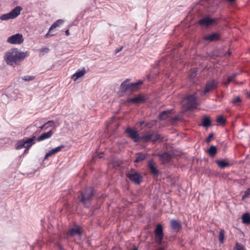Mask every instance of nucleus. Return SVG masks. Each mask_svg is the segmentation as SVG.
<instances>
[{
	"label": "nucleus",
	"instance_id": "nucleus-1",
	"mask_svg": "<svg viewBox=\"0 0 250 250\" xmlns=\"http://www.w3.org/2000/svg\"><path fill=\"white\" fill-rule=\"evenodd\" d=\"M29 56V53L28 51L23 52L17 48H12L4 53L3 59L8 65L15 67L19 65Z\"/></svg>",
	"mask_w": 250,
	"mask_h": 250
},
{
	"label": "nucleus",
	"instance_id": "nucleus-2",
	"mask_svg": "<svg viewBox=\"0 0 250 250\" xmlns=\"http://www.w3.org/2000/svg\"><path fill=\"white\" fill-rule=\"evenodd\" d=\"M94 194L95 190L93 188L86 187L81 192L78 198L80 202L82 203L85 207H87V204L90 202Z\"/></svg>",
	"mask_w": 250,
	"mask_h": 250
},
{
	"label": "nucleus",
	"instance_id": "nucleus-3",
	"mask_svg": "<svg viewBox=\"0 0 250 250\" xmlns=\"http://www.w3.org/2000/svg\"><path fill=\"white\" fill-rule=\"evenodd\" d=\"M197 97L195 93L185 97L182 101V106L185 110H189L196 107Z\"/></svg>",
	"mask_w": 250,
	"mask_h": 250
},
{
	"label": "nucleus",
	"instance_id": "nucleus-4",
	"mask_svg": "<svg viewBox=\"0 0 250 250\" xmlns=\"http://www.w3.org/2000/svg\"><path fill=\"white\" fill-rule=\"evenodd\" d=\"M143 81H139L136 83H129L128 80L124 81L121 85V89L124 92H132L138 90L143 84Z\"/></svg>",
	"mask_w": 250,
	"mask_h": 250
},
{
	"label": "nucleus",
	"instance_id": "nucleus-5",
	"mask_svg": "<svg viewBox=\"0 0 250 250\" xmlns=\"http://www.w3.org/2000/svg\"><path fill=\"white\" fill-rule=\"evenodd\" d=\"M161 139V136L154 131H150L140 136V141L144 143L148 142L155 143Z\"/></svg>",
	"mask_w": 250,
	"mask_h": 250
},
{
	"label": "nucleus",
	"instance_id": "nucleus-6",
	"mask_svg": "<svg viewBox=\"0 0 250 250\" xmlns=\"http://www.w3.org/2000/svg\"><path fill=\"white\" fill-rule=\"evenodd\" d=\"M36 137L35 136L30 138H24L22 139L17 141L15 145V148L16 149H21L26 147L27 146L31 147L36 143Z\"/></svg>",
	"mask_w": 250,
	"mask_h": 250
},
{
	"label": "nucleus",
	"instance_id": "nucleus-7",
	"mask_svg": "<svg viewBox=\"0 0 250 250\" xmlns=\"http://www.w3.org/2000/svg\"><path fill=\"white\" fill-rule=\"evenodd\" d=\"M126 176L131 182L138 185L141 183L143 178L141 173L133 168L126 174Z\"/></svg>",
	"mask_w": 250,
	"mask_h": 250
},
{
	"label": "nucleus",
	"instance_id": "nucleus-8",
	"mask_svg": "<svg viewBox=\"0 0 250 250\" xmlns=\"http://www.w3.org/2000/svg\"><path fill=\"white\" fill-rule=\"evenodd\" d=\"M21 9L22 8L21 6H16L10 12L1 15L0 16V20L1 21H7L16 18L20 14Z\"/></svg>",
	"mask_w": 250,
	"mask_h": 250
},
{
	"label": "nucleus",
	"instance_id": "nucleus-9",
	"mask_svg": "<svg viewBox=\"0 0 250 250\" xmlns=\"http://www.w3.org/2000/svg\"><path fill=\"white\" fill-rule=\"evenodd\" d=\"M218 81L214 79L207 81L203 92V95H206L207 93L216 89L218 87Z\"/></svg>",
	"mask_w": 250,
	"mask_h": 250
},
{
	"label": "nucleus",
	"instance_id": "nucleus-10",
	"mask_svg": "<svg viewBox=\"0 0 250 250\" xmlns=\"http://www.w3.org/2000/svg\"><path fill=\"white\" fill-rule=\"evenodd\" d=\"M24 39L22 34L17 33L8 37L7 42L12 44H21L23 43Z\"/></svg>",
	"mask_w": 250,
	"mask_h": 250
},
{
	"label": "nucleus",
	"instance_id": "nucleus-11",
	"mask_svg": "<svg viewBox=\"0 0 250 250\" xmlns=\"http://www.w3.org/2000/svg\"><path fill=\"white\" fill-rule=\"evenodd\" d=\"M125 133L127 134L128 137L131 138L134 143L140 142V136L137 130L127 127L125 130Z\"/></svg>",
	"mask_w": 250,
	"mask_h": 250
},
{
	"label": "nucleus",
	"instance_id": "nucleus-12",
	"mask_svg": "<svg viewBox=\"0 0 250 250\" xmlns=\"http://www.w3.org/2000/svg\"><path fill=\"white\" fill-rule=\"evenodd\" d=\"M155 240L158 244H161L164 238V232L162 225L158 224L154 230Z\"/></svg>",
	"mask_w": 250,
	"mask_h": 250
},
{
	"label": "nucleus",
	"instance_id": "nucleus-13",
	"mask_svg": "<svg viewBox=\"0 0 250 250\" xmlns=\"http://www.w3.org/2000/svg\"><path fill=\"white\" fill-rule=\"evenodd\" d=\"M83 232V229L78 225H75L73 228L69 229L66 232L68 237L80 236Z\"/></svg>",
	"mask_w": 250,
	"mask_h": 250
},
{
	"label": "nucleus",
	"instance_id": "nucleus-14",
	"mask_svg": "<svg viewBox=\"0 0 250 250\" xmlns=\"http://www.w3.org/2000/svg\"><path fill=\"white\" fill-rule=\"evenodd\" d=\"M221 35L218 32H213L210 34L207 35L203 37L204 41L208 42H214L221 40Z\"/></svg>",
	"mask_w": 250,
	"mask_h": 250
},
{
	"label": "nucleus",
	"instance_id": "nucleus-15",
	"mask_svg": "<svg viewBox=\"0 0 250 250\" xmlns=\"http://www.w3.org/2000/svg\"><path fill=\"white\" fill-rule=\"evenodd\" d=\"M215 22V20L208 17H205L199 20L198 23L201 26L208 27Z\"/></svg>",
	"mask_w": 250,
	"mask_h": 250
},
{
	"label": "nucleus",
	"instance_id": "nucleus-16",
	"mask_svg": "<svg viewBox=\"0 0 250 250\" xmlns=\"http://www.w3.org/2000/svg\"><path fill=\"white\" fill-rule=\"evenodd\" d=\"M146 100L145 96L141 95H138V96L131 98H128L126 100L127 103H130L135 104H139L145 103Z\"/></svg>",
	"mask_w": 250,
	"mask_h": 250
},
{
	"label": "nucleus",
	"instance_id": "nucleus-17",
	"mask_svg": "<svg viewBox=\"0 0 250 250\" xmlns=\"http://www.w3.org/2000/svg\"><path fill=\"white\" fill-rule=\"evenodd\" d=\"M147 166L150 169V173L155 177H158L159 174V170L155 167L154 161L150 159L148 161Z\"/></svg>",
	"mask_w": 250,
	"mask_h": 250
},
{
	"label": "nucleus",
	"instance_id": "nucleus-18",
	"mask_svg": "<svg viewBox=\"0 0 250 250\" xmlns=\"http://www.w3.org/2000/svg\"><path fill=\"white\" fill-rule=\"evenodd\" d=\"M170 226L171 229L175 231H179L182 228V224L176 219H171L170 221Z\"/></svg>",
	"mask_w": 250,
	"mask_h": 250
},
{
	"label": "nucleus",
	"instance_id": "nucleus-19",
	"mask_svg": "<svg viewBox=\"0 0 250 250\" xmlns=\"http://www.w3.org/2000/svg\"><path fill=\"white\" fill-rule=\"evenodd\" d=\"M64 147V146L63 145H61L60 146H58L51 149V150L49 151L48 152H47L46 153V154L44 156V159H47L48 157H49L51 155H53L55 153H57L60 152Z\"/></svg>",
	"mask_w": 250,
	"mask_h": 250
},
{
	"label": "nucleus",
	"instance_id": "nucleus-20",
	"mask_svg": "<svg viewBox=\"0 0 250 250\" xmlns=\"http://www.w3.org/2000/svg\"><path fill=\"white\" fill-rule=\"evenodd\" d=\"M54 131L52 130H50L47 132L42 133L37 139L36 138V140L38 142H41L45 139H49L51 137Z\"/></svg>",
	"mask_w": 250,
	"mask_h": 250
},
{
	"label": "nucleus",
	"instance_id": "nucleus-21",
	"mask_svg": "<svg viewBox=\"0 0 250 250\" xmlns=\"http://www.w3.org/2000/svg\"><path fill=\"white\" fill-rule=\"evenodd\" d=\"M160 159L164 162H169L172 158V154L168 152H164L159 155Z\"/></svg>",
	"mask_w": 250,
	"mask_h": 250
},
{
	"label": "nucleus",
	"instance_id": "nucleus-22",
	"mask_svg": "<svg viewBox=\"0 0 250 250\" xmlns=\"http://www.w3.org/2000/svg\"><path fill=\"white\" fill-rule=\"evenodd\" d=\"M147 155V154L142 152H138L135 154V159L134 162L135 163H139L144 160Z\"/></svg>",
	"mask_w": 250,
	"mask_h": 250
},
{
	"label": "nucleus",
	"instance_id": "nucleus-23",
	"mask_svg": "<svg viewBox=\"0 0 250 250\" xmlns=\"http://www.w3.org/2000/svg\"><path fill=\"white\" fill-rule=\"evenodd\" d=\"M85 73V70L83 68L82 70H78L73 75L72 77V79L76 81L79 78L83 76Z\"/></svg>",
	"mask_w": 250,
	"mask_h": 250
},
{
	"label": "nucleus",
	"instance_id": "nucleus-24",
	"mask_svg": "<svg viewBox=\"0 0 250 250\" xmlns=\"http://www.w3.org/2000/svg\"><path fill=\"white\" fill-rule=\"evenodd\" d=\"M63 20L59 19L57 20L55 22H54L49 29V32H51V30L56 28L57 27H59L60 25L62 24L63 23Z\"/></svg>",
	"mask_w": 250,
	"mask_h": 250
},
{
	"label": "nucleus",
	"instance_id": "nucleus-25",
	"mask_svg": "<svg viewBox=\"0 0 250 250\" xmlns=\"http://www.w3.org/2000/svg\"><path fill=\"white\" fill-rule=\"evenodd\" d=\"M242 219L243 223L250 224V215L249 213H244L242 216Z\"/></svg>",
	"mask_w": 250,
	"mask_h": 250
},
{
	"label": "nucleus",
	"instance_id": "nucleus-26",
	"mask_svg": "<svg viewBox=\"0 0 250 250\" xmlns=\"http://www.w3.org/2000/svg\"><path fill=\"white\" fill-rule=\"evenodd\" d=\"M237 75V73H234L231 76L228 77L227 81L223 83L224 86L227 87L230 82L233 81Z\"/></svg>",
	"mask_w": 250,
	"mask_h": 250
},
{
	"label": "nucleus",
	"instance_id": "nucleus-27",
	"mask_svg": "<svg viewBox=\"0 0 250 250\" xmlns=\"http://www.w3.org/2000/svg\"><path fill=\"white\" fill-rule=\"evenodd\" d=\"M208 152L210 157H213L217 153V149L216 146H211L208 148Z\"/></svg>",
	"mask_w": 250,
	"mask_h": 250
},
{
	"label": "nucleus",
	"instance_id": "nucleus-28",
	"mask_svg": "<svg viewBox=\"0 0 250 250\" xmlns=\"http://www.w3.org/2000/svg\"><path fill=\"white\" fill-rule=\"evenodd\" d=\"M170 114V112L168 110L163 111L159 115V119L160 120H165L167 119Z\"/></svg>",
	"mask_w": 250,
	"mask_h": 250
},
{
	"label": "nucleus",
	"instance_id": "nucleus-29",
	"mask_svg": "<svg viewBox=\"0 0 250 250\" xmlns=\"http://www.w3.org/2000/svg\"><path fill=\"white\" fill-rule=\"evenodd\" d=\"M216 163L220 168H224L225 167L229 166V163L228 162H227L224 160H217L216 161Z\"/></svg>",
	"mask_w": 250,
	"mask_h": 250
},
{
	"label": "nucleus",
	"instance_id": "nucleus-30",
	"mask_svg": "<svg viewBox=\"0 0 250 250\" xmlns=\"http://www.w3.org/2000/svg\"><path fill=\"white\" fill-rule=\"evenodd\" d=\"M211 125V121L208 117H205L202 120V125L205 127H208Z\"/></svg>",
	"mask_w": 250,
	"mask_h": 250
},
{
	"label": "nucleus",
	"instance_id": "nucleus-31",
	"mask_svg": "<svg viewBox=\"0 0 250 250\" xmlns=\"http://www.w3.org/2000/svg\"><path fill=\"white\" fill-rule=\"evenodd\" d=\"M242 102V99L239 97H236L234 98L231 103L234 106H238L239 105L240 103Z\"/></svg>",
	"mask_w": 250,
	"mask_h": 250
},
{
	"label": "nucleus",
	"instance_id": "nucleus-32",
	"mask_svg": "<svg viewBox=\"0 0 250 250\" xmlns=\"http://www.w3.org/2000/svg\"><path fill=\"white\" fill-rule=\"evenodd\" d=\"M225 239V232L223 229H221L219 232V241L221 243L223 244L224 243V240Z\"/></svg>",
	"mask_w": 250,
	"mask_h": 250
},
{
	"label": "nucleus",
	"instance_id": "nucleus-33",
	"mask_svg": "<svg viewBox=\"0 0 250 250\" xmlns=\"http://www.w3.org/2000/svg\"><path fill=\"white\" fill-rule=\"evenodd\" d=\"M21 79L25 81L30 82L34 80L35 79V76L27 75L22 77Z\"/></svg>",
	"mask_w": 250,
	"mask_h": 250
},
{
	"label": "nucleus",
	"instance_id": "nucleus-34",
	"mask_svg": "<svg viewBox=\"0 0 250 250\" xmlns=\"http://www.w3.org/2000/svg\"><path fill=\"white\" fill-rule=\"evenodd\" d=\"M216 122L221 124H224L226 122V119L223 116H219L216 118Z\"/></svg>",
	"mask_w": 250,
	"mask_h": 250
},
{
	"label": "nucleus",
	"instance_id": "nucleus-35",
	"mask_svg": "<svg viewBox=\"0 0 250 250\" xmlns=\"http://www.w3.org/2000/svg\"><path fill=\"white\" fill-rule=\"evenodd\" d=\"M235 249L236 250H246L245 247L238 242L236 243Z\"/></svg>",
	"mask_w": 250,
	"mask_h": 250
},
{
	"label": "nucleus",
	"instance_id": "nucleus-36",
	"mask_svg": "<svg viewBox=\"0 0 250 250\" xmlns=\"http://www.w3.org/2000/svg\"><path fill=\"white\" fill-rule=\"evenodd\" d=\"M49 49L47 47H45L41 49L40 52V55L43 56L45 53H47L49 52Z\"/></svg>",
	"mask_w": 250,
	"mask_h": 250
},
{
	"label": "nucleus",
	"instance_id": "nucleus-37",
	"mask_svg": "<svg viewBox=\"0 0 250 250\" xmlns=\"http://www.w3.org/2000/svg\"><path fill=\"white\" fill-rule=\"evenodd\" d=\"M250 195V188H248L245 191L244 195L242 196V199L248 197Z\"/></svg>",
	"mask_w": 250,
	"mask_h": 250
},
{
	"label": "nucleus",
	"instance_id": "nucleus-38",
	"mask_svg": "<svg viewBox=\"0 0 250 250\" xmlns=\"http://www.w3.org/2000/svg\"><path fill=\"white\" fill-rule=\"evenodd\" d=\"M46 124L48 125L47 126L50 127H54L55 126V123L53 120H50L46 123Z\"/></svg>",
	"mask_w": 250,
	"mask_h": 250
},
{
	"label": "nucleus",
	"instance_id": "nucleus-39",
	"mask_svg": "<svg viewBox=\"0 0 250 250\" xmlns=\"http://www.w3.org/2000/svg\"><path fill=\"white\" fill-rule=\"evenodd\" d=\"M47 125L46 124V123H45L42 126L39 127L40 131L43 129H46L48 127V126H47Z\"/></svg>",
	"mask_w": 250,
	"mask_h": 250
},
{
	"label": "nucleus",
	"instance_id": "nucleus-40",
	"mask_svg": "<svg viewBox=\"0 0 250 250\" xmlns=\"http://www.w3.org/2000/svg\"><path fill=\"white\" fill-rule=\"evenodd\" d=\"M213 134L212 133L210 134L209 135V136H208V138H207V139H206V142H207V143H209V142L210 141V139H211V138L213 137Z\"/></svg>",
	"mask_w": 250,
	"mask_h": 250
},
{
	"label": "nucleus",
	"instance_id": "nucleus-41",
	"mask_svg": "<svg viewBox=\"0 0 250 250\" xmlns=\"http://www.w3.org/2000/svg\"><path fill=\"white\" fill-rule=\"evenodd\" d=\"M123 47L122 46L119 48H117L116 49H115V54H117L118 53H119V52H120L122 49H123Z\"/></svg>",
	"mask_w": 250,
	"mask_h": 250
},
{
	"label": "nucleus",
	"instance_id": "nucleus-42",
	"mask_svg": "<svg viewBox=\"0 0 250 250\" xmlns=\"http://www.w3.org/2000/svg\"><path fill=\"white\" fill-rule=\"evenodd\" d=\"M104 153L101 152L98 155V157L100 159L104 157Z\"/></svg>",
	"mask_w": 250,
	"mask_h": 250
},
{
	"label": "nucleus",
	"instance_id": "nucleus-43",
	"mask_svg": "<svg viewBox=\"0 0 250 250\" xmlns=\"http://www.w3.org/2000/svg\"><path fill=\"white\" fill-rule=\"evenodd\" d=\"M50 32H49V31H48V32L46 34V35H45V36H44L46 38H48L49 37H50V36H53V34H50Z\"/></svg>",
	"mask_w": 250,
	"mask_h": 250
},
{
	"label": "nucleus",
	"instance_id": "nucleus-44",
	"mask_svg": "<svg viewBox=\"0 0 250 250\" xmlns=\"http://www.w3.org/2000/svg\"><path fill=\"white\" fill-rule=\"evenodd\" d=\"M30 147H28V146H27L25 148V149L24 150V153H28V151H29V149Z\"/></svg>",
	"mask_w": 250,
	"mask_h": 250
},
{
	"label": "nucleus",
	"instance_id": "nucleus-45",
	"mask_svg": "<svg viewBox=\"0 0 250 250\" xmlns=\"http://www.w3.org/2000/svg\"><path fill=\"white\" fill-rule=\"evenodd\" d=\"M65 35L66 36H69L70 33H69V31L68 29H67L65 31Z\"/></svg>",
	"mask_w": 250,
	"mask_h": 250
},
{
	"label": "nucleus",
	"instance_id": "nucleus-46",
	"mask_svg": "<svg viewBox=\"0 0 250 250\" xmlns=\"http://www.w3.org/2000/svg\"><path fill=\"white\" fill-rule=\"evenodd\" d=\"M196 71L192 72L191 76H193V75H196Z\"/></svg>",
	"mask_w": 250,
	"mask_h": 250
},
{
	"label": "nucleus",
	"instance_id": "nucleus-47",
	"mask_svg": "<svg viewBox=\"0 0 250 250\" xmlns=\"http://www.w3.org/2000/svg\"><path fill=\"white\" fill-rule=\"evenodd\" d=\"M146 78L147 79H149L150 78V75H147V76H146Z\"/></svg>",
	"mask_w": 250,
	"mask_h": 250
},
{
	"label": "nucleus",
	"instance_id": "nucleus-48",
	"mask_svg": "<svg viewBox=\"0 0 250 250\" xmlns=\"http://www.w3.org/2000/svg\"><path fill=\"white\" fill-rule=\"evenodd\" d=\"M144 124V121H141L140 122V125H143Z\"/></svg>",
	"mask_w": 250,
	"mask_h": 250
},
{
	"label": "nucleus",
	"instance_id": "nucleus-49",
	"mask_svg": "<svg viewBox=\"0 0 250 250\" xmlns=\"http://www.w3.org/2000/svg\"><path fill=\"white\" fill-rule=\"evenodd\" d=\"M132 250H138V248L137 247H134Z\"/></svg>",
	"mask_w": 250,
	"mask_h": 250
}]
</instances>
